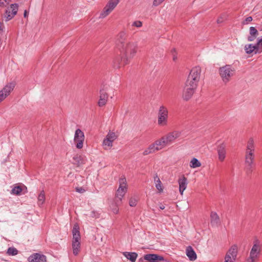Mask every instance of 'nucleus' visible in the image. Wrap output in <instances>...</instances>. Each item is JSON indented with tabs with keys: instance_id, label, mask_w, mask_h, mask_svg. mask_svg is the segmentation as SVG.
Returning <instances> with one entry per match:
<instances>
[{
	"instance_id": "79ce46f5",
	"label": "nucleus",
	"mask_w": 262,
	"mask_h": 262,
	"mask_svg": "<svg viewBox=\"0 0 262 262\" xmlns=\"http://www.w3.org/2000/svg\"><path fill=\"white\" fill-rule=\"evenodd\" d=\"M164 0H154L153 2V5L154 6H158L160 5Z\"/></svg>"
},
{
	"instance_id": "37998d69",
	"label": "nucleus",
	"mask_w": 262,
	"mask_h": 262,
	"mask_svg": "<svg viewBox=\"0 0 262 262\" xmlns=\"http://www.w3.org/2000/svg\"><path fill=\"white\" fill-rule=\"evenodd\" d=\"M76 190L77 192L79 193H83L85 191L84 189L82 187H77L76 188Z\"/></svg>"
},
{
	"instance_id": "c85d7f7f",
	"label": "nucleus",
	"mask_w": 262,
	"mask_h": 262,
	"mask_svg": "<svg viewBox=\"0 0 262 262\" xmlns=\"http://www.w3.org/2000/svg\"><path fill=\"white\" fill-rule=\"evenodd\" d=\"M73 239H80V235L79 232V228L78 224L74 225L72 231Z\"/></svg>"
},
{
	"instance_id": "a211bd4d",
	"label": "nucleus",
	"mask_w": 262,
	"mask_h": 262,
	"mask_svg": "<svg viewBox=\"0 0 262 262\" xmlns=\"http://www.w3.org/2000/svg\"><path fill=\"white\" fill-rule=\"evenodd\" d=\"M124 56L121 54V55L117 56L113 60V66L116 69H119L121 67H124L128 63L124 62Z\"/></svg>"
},
{
	"instance_id": "4c0bfd02",
	"label": "nucleus",
	"mask_w": 262,
	"mask_h": 262,
	"mask_svg": "<svg viewBox=\"0 0 262 262\" xmlns=\"http://www.w3.org/2000/svg\"><path fill=\"white\" fill-rule=\"evenodd\" d=\"M171 55H172V57L173 61H176L177 59H178V57H177V55L176 50V49L174 48H173V49H172L171 50Z\"/></svg>"
},
{
	"instance_id": "393cba45",
	"label": "nucleus",
	"mask_w": 262,
	"mask_h": 262,
	"mask_svg": "<svg viewBox=\"0 0 262 262\" xmlns=\"http://www.w3.org/2000/svg\"><path fill=\"white\" fill-rule=\"evenodd\" d=\"M250 35L248 37L249 41L254 40L258 35V32L254 27H250L249 29Z\"/></svg>"
},
{
	"instance_id": "6e6552de",
	"label": "nucleus",
	"mask_w": 262,
	"mask_h": 262,
	"mask_svg": "<svg viewBox=\"0 0 262 262\" xmlns=\"http://www.w3.org/2000/svg\"><path fill=\"white\" fill-rule=\"evenodd\" d=\"M168 110L166 107L162 105L160 107L158 113V124L160 126H165L168 123Z\"/></svg>"
},
{
	"instance_id": "c9c22d12",
	"label": "nucleus",
	"mask_w": 262,
	"mask_h": 262,
	"mask_svg": "<svg viewBox=\"0 0 262 262\" xmlns=\"http://www.w3.org/2000/svg\"><path fill=\"white\" fill-rule=\"evenodd\" d=\"M7 253L9 255H15L17 254L18 251L16 248L14 247H10L8 249Z\"/></svg>"
},
{
	"instance_id": "aec40b11",
	"label": "nucleus",
	"mask_w": 262,
	"mask_h": 262,
	"mask_svg": "<svg viewBox=\"0 0 262 262\" xmlns=\"http://www.w3.org/2000/svg\"><path fill=\"white\" fill-rule=\"evenodd\" d=\"M219 160L223 161L226 155V145L224 144L220 145L217 148Z\"/></svg>"
},
{
	"instance_id": "49530a36",
	"label": "nucleus",
	"mask_w": 262,
	"mask_h": 262,
	"mask_svg": "<svg viewBox=\"0 0 262 262\" xmlns=\"http://www.w3.org/2000/svg\"><path fill=\"white\" fill-rule=\"evenodd\" d=\"M159 208L160 209H164L165 208V206L163 205H160V206H159Z\"/></svg>"
},
{
	"instance_id": "2eb2a0df",
	"label": "nucleus",
	"mask_w": 262,
	"mask_h": 262,
	"mask_svg": "<svg viewBox=\"0 0 262 262\" xmlns=\"http://www.w3.org/2000/svg\"><path fill=\"white\" fill-rule=\"evenodd\" d=\"M196 90V88L189 86L188 85L185 83L183 94L184 99L185 100L190 99L195 92Z\"/></svg>"
},
{
	"instance_id": "39448f33",
	"label": "nucleus",
	"mask_w": 262,
	"mask_h": 262,
	"mask_svg": "<svg viewBox=\"0 0 262 262\" xmlns=\"http://www.w3.org/2000/svg\"><path fill=\"white\" fill-rule=\"evenodd\" d=\"M219 74L223 82L227 83L235 74V69L231 64H226L219 70Z\"/></svg>"
},
{
	"instance_id": "b1692460",
	"label": "nucleus",
	"mask_w": 262,
	"mask_h": 262,
	"mask_svg": "<svg viewBox=\"0 0 262 262\" xmlns=\"http://www.w3.org/2000/svg\"><path fill=\"white\" fill-rule=\"evenodd\" d=\"M245 50L246 53L250 54L252 53H254L255 54L257 53H260V51H258V48L256 46V45L253 44H249L248 45H246L245 47Z\"/></svg>"
},
{
	"instance_id": "ea45409f",
	"label": "nucleus",
	"mask_w": 262,
	"mask_h": 262,
	"mask_svg": "<svg viewBox=\"0 0 262 262\" xmlns=\"http://www.w3.org/2000/svg\"><path fill=\"white\" fill-rule=\"evenodd\" d=\"M132 26L137 28H140L142 26V23L140 20H136L133 23Z\"/></svg>"
},
{
	"instance_id": "2f4dec72",
	"label": "nucleus",
	"mask_w": 262,
	"mask_h": 262,
	"mask_svg": "<svg viewBox=\"0 0 262 262\" xmlns=\"http://www.w3.org/2000/svg\"><path fill=\"white\" fill-rule=\"evenodd\" d=\"M201 162L195 158H193L190 162V167L192 168H195L201 166Z\"/></svg>"
},
{
	"instance_id": "f257e3e1",
	"label": "nucleus",
	"mask_w": 262,
	"mask_h": 262,
	"mask_svg": "<svg viewBox=\"0 0 262 262\" xmlns=\"http://www.w3.org/2000/svg\"><path fill=\"white\" fill-rule=\"evenodd\" d=\"M116 44L121 54L124 56V60L125 63H128L137 53V43L128 40L127 33L125 31H121L118 34Z\"/></svg>"
},
{
	"instance_id": "a19ab883",
	"label": "nucleus",
	"mask_w": 262,
	"mask_h": 262,
	"mask_svg": "<svg viewBox=\"0 0 262 262\" xmlns=\"http://www.w3.org/2000/svg\"><path fill=\"white\" fill-rule=\"evenodd\" d=\"M252 17L251 16L247 17L243 22L244 25H247L249 22H251L252 20Z\"/></svg>"
},
{
	"instance_id": "423d86ee",
	"label": "nucleus",
	"mask_w": 262,
	"mask_h": 262,
	"mask_svg": "<svg viewBox=\"0 0 262 262\" xmlns=\"http://www.w3.org/2000/svg\"><path fill=\"white\" fill-rule=\"evenodd\" d=\"M164 140L165 139L162 137L160 139L155 141L144 150L143 155L146 156L163 149L167 145Z\"/></svg>"
},
{
	"instance_id": "f03ea898",
	"label": "nucleus",
	"mask_w": 262,
	"mask_h": 262,
	"mask_svg": "<svg viewBox=\"0 0 262 262\" xmlns=\"http://www.w3.org/2000/svg\"><path fill=\"white\" fill-rule=\"evenodd\" d=\"M255 143L252 138L249 139L246 148L245 154V164L246 169L251 171L254 165L255 159Z\"/></svg>"
},
{
	"instance_id": "412c9836",
	"label": "nucleus",
	"mask_w": 262,
	"mask_h": 262,
	"mask_svg": "<svg viewBox=\"0 0 262 262\" xmlns=\"http://www.w3.org/2000/svg\"><path fill=\"white\" fill-rule=\"evenodd\" d=\"M186 254L190 261H194L197 258V255L191 246H188L186 248Z\"/></svg>"
},
{
	"instance_id": "c756f323",
	"label": "nucleus",
	"mask_w": 262,
	"mask_h": 262,
	"mask_svg": "<svg viewBox=\"0 0 262 262\" xmlns=\"http://www.w3.org/2000/svg\"><path fill=\"white\" fill-rule=\"evenodd\" d=\"M123 255L132 262H135L138 256V254L135 252H125L123 253Z\"/></svg>"
},
{
	"instance_id": "1a4fd4ad",
	"label": "nucleus",
	"mask_w": 262,
	"mask_h": 262,
	"mask_svg": "<svg viewBox=\"0 0 262 262\" xmlns=\"http://www.w3.org/2000/svg\"><path fill=\"white\" fill-rule=\"evenodd\" d=\"M119 2V0H110L100 12L99 18H104L108 16L115 8Z\"/></svg>"
},
{
	"instance_id": "c03bdc74",
	"label": "nucleus",
	"mask_w": 262,
	"mask_h": 262,
	"mask_svg": "<svg viewBox=\"0 0 262 262\" xmlns=\"http://www.w3.org/2000/svg\"><path fill=\"white\" fill-rule=\"evenodd\" d=\"M117 205V207H115L114 208H113L112 209V211L115 214H117L119 212V209L118 208V206L117 204H116Z\"/></svg>"
},
{
	"instance_id": "9b49d317",
	"label": "nucleus",
	"mask_w": 262,
	"mask_h": 262,
	"mask_svg": "<svg viewBox=\"0 0 262 262\" xmlns=\"http://www.w3.org/2000/svg\"><path fill=\"white\" fill-rule=\"evenodd\" d=\"M18 6L17 4H11L8 7L4 14V19L6 21L11 20L16 14Z\"/></svg>"
},
{
	"instance_id": "473e14b6",
	"label": "nucleus",
	"mask_w": 262,
	"mask_h": 262,
	"mask_svg": "<svg viewBox=\"0 0 262 262\" xmlns=\"http://www.w3.org/2000/svg\"><path fill=\"white\" fill-rule=\"evenodd\" d=\"M187 179L184 176H181V195H183L184 191L187 188Z\"/></svg>"
},
{
	"instance_id": "e433bc0d",
	"label": "nucleus",
	"mask_w": 262,
	"mask_h": 262,
	"mask_svg": "<svg viewBox=\"0 0 262 262\" xmlns=\"http://www.w3.org/2000/svg\"><path fill=\"white\" fill-rule=\"evenodd\" d=\"M258 51L262 52V37L257 39V43H256Z\"/></svg>"
},
{
	"instance_id": "58836bf2",
	"label": "nucleus",
	"mask_w": 262,
	"mask_h": 262,
	"mask_svg": "<svg viewBox=\"0 0 262 262\" xmlns=\"http://www.w3.org/2000/svg\"><path fill=\"white\" fill-rule=\"evenodd\" d=\"M10 0H0V6L1 7H6L9 3Z\"/></svg>"
},
{
	"instance_id": "f8f14e48",
	"label": "nucleus",
	"mask_w": 262,
	"mask_h": 262,
	"mask_svg": "<svg viewBox=\"0 0 262 262\" xmlns=\"http://www.w3.org/2000/svg\"><path fill=\"white\" fill-rule=\"evenodd\" d=\"M84 140L83 132L79 128L75 130L74 137V142L77 148L81 149L83 147Z\"/></svg>"
},
{
	"instance_id": "4be33fe9",
	"label": "nucleus",
	"mask_w": 262,
	"mask_h": 262,
	"mask_svg": "<svg viewBox=\"0 0 262 262\" xmlns=\"http://www.w3.org/2000/svg\"><path fill=\"white\" fill-rule=\"evenodd\" d=\"M154 181L155 187L158 190V193H162L164 190V186L157 174H156L154 176Z\"/></svg>"
},
{
	"instance_id": "ddd939ff",
	"label": "nucleus",
	"mask_w": 262,
	"mask_h": 262,
	"mask_svg": "<svg viewBox=\"0 0 262 262\" xmlns=\"http://www.w3.org/2000/svg\"><path fill=\"white\" fill-rule=\"evenodd\" d=\"M15 82H10L0 91V103L10 95L15 88Z\"/></svg>"
},
{
	"instance_id": "a18cd8bd",
	"label": "nucleus",
	"mask_w": 262,
	"mask_h": 262,
	"mask_svg": "<svg viewBox=\"0 0 262 262\" xmlns=\"http://www.w3.org/2000/svg\"><path fill=\"white\" fill-rule=\"evenodd\" d=\"M28 12H27V10H25L24 13V17H27L28 16Z\"/></svg>"
},
{
	"instance_id": "4468645a",
	"label": "nucleus",
	"mask_w": 262,
	"mask_h": 262,
	"mask_svg": "<svg viewBox=\"0 0 262 262\" xmlns=\"http://www.w3.org/2000/svg\"><path fill=\"white\" fill-rule=\"evenodd\" d=\"M259 254L260 249L259 246L256 243H255L250 252L249 256L246 259L245 262H255Z\"/></svg>"
},
{
	"instance_id": "dca6fc26",
	"label": "nucleus",
	"mask_w": 262,
	"mask_h": 262,
	"mask_svg": "<svg viewBox=\"0 0 262 262\" xmlns=\"http://www.w3.org/2000/svg\"><path fill=\"white\" fill-rule=\"evenodd\" d=\"M144 258L148 262H161L164 260V257L156 254H147L144 255Z\"/></svg>"
},
{
	"instance_id": "f3484780",
	"label": "nucleus",
	"mask_w": 262,
	"mask_h": 262,
	"mask_svg": "<svg viewBox=\"0 0 262 262\" xmlns=\"http://www.w3.org/2000/svg\"><path fill=\"white\" fill-rule=\"evenodd\" d=\"M29 262H46V256L39 253H34L31 255L28 258Z\"/></svg>"
},
{
	"instance_id": "6ab92c4d",
	"label": "nucleus",
	"mask_w": 262,
	"mask_h": 262,
	"mask_svg": "<svg viewBox=\"0 0 262 262\" xmlns=\"http://www.w3.org/2000/svg\"><path fill=\"white\" fill-rule=\"evenodd\" d=\"M179 136V133L178 132H173L170 133L163 138L165 139L167 145L171 144Z\"/></svg>"
},
{
	"instance_id": "20e7f679",
	"label": "nucleus",
	"mask_w": 262,
	"mask_h": 262,
	"mask_svg": "<svg viewBox=\"0 0 262 262\" xmlns=\"http://www.w3.org/2000/svg\"><path fill=\"white\" fill-rule=\"evenodd\" d=\"M119 187L116 191L115 199V204L117 205L121 204L122 200L128 189L127 182L125 177H122L119 179Z\"/></svg>"
},
{
	"instance_id": "0eeeda50",
	"label": "nucleus",
	"mask_w": 262,
	"mask_h": 262,
	"mask_svg": "<svg viewBox=\"0 0 262 262\" xmlns=\"http://www.w3.org/2000/svg\"><path fill=\"white\" fill-rule=\"evenodd\" d=\"M118 137V135L116 133L110 130L103 140L102 145L103 149H110L113 146L114 141L117 139Z\"/></svg>"
},
{
	"instance_id": "a878e982",
	"label": "nucleus",
	"mask_w": 262,
	"mask_h": 262,
	"mask_svg": "<svg viewBox=\"0 0 262 262\" xmlns=\"http://www.w3.org/2000/svg\"><path fill=\"white\" fill-rule=\"evenodd\" d=\"M80 248V239H73L72 241V249L73 252L75 255H77L79 251Z\"/></svg>"
},
{
	"instance_id": "cd10ccee",
	"label": "nucleus",
	"mask_w": 262,
	"mask_h": 262,
	"mask_svg": "<svg viewBox=\"0 0 262 262\" xmlns=\"http://www.w3.org/2000/svg\"><path fill=\"white\" fill-rule=\"evenodd\" d=\"M211 224L213 226H216L220 223V219L215 212H212L210 214Z\"/></svg>"
},
{
	"instance_id": "5701e85b",
	"label": "nucleus",
	"mask_w": 262,
	"mask_h": 262,
	"mask_svg": "<svg viewBox=\"0 0 262 262\" xmlns=\"http://www.w3.org/2000/svg\"><path fill=\"white\" fill-rule=\"evenodd\" d=\"M108 100V94L103 90L100 92L99 100L98 101V105L103 106L105 105Z\"/></svg>"
},
{
	"instance_id": "7ed1b4c3",
	"label": "nucleus",
	"mask_w": 262,
	"mask_h": 262,
	"mask_svg": "<svg viewBox=\"0 0 262 262\" xmlns=\"http://www.w3.org/2000/svg\"><path fill=\"white\" fill-rule=\"evenodd\" d=\"M201 69L197 66L193 67L189 72L185 84L197 89L201 78Z\"/></svg>"
},
{
	"instance_id": "de8ad7c7",
	"label": "nucleus",
	"mask_w": 262,
	"mask_h": 262,
	"mask_svg": "<svg viewBox=\"0 0 262 262\" xmlns=\"http://www.w3.org/2000/svg\"><path fill=\"white\" fill-rule=\"evenodd\" d=\"M178 182L179 184V190L180 191V188H181V187H180V179H178Z\"/></svg>"
},
{
	"instance_id": "f704fd0d",
	"label": "nucleus",
	"mask_w": 262,
	"mask_h": 262,
	"mask_svg": "<svg viewBox=\"0 0 262 262\" xmlns=\"http://www.w3.org/2000/svg\"><path fill=\"white\" fill-rule=\"evenodd\" d=\"M22 191V188L19 186H15L11 190V194L20 195Z\"/></svg>"
},
{
	"instance_id": "7c9ffc66",
	"label": "nucleus",
	"mask_w": 262,
	"mask_h": 262,
	"mask_svg": "<svg viewBox=\"0 0 262 262\" xmlns=\"http://www.w3.org/2000/svg\"><path fill=\"white\" fill-rule=\"evenodd\" d=\"M45 199V192L43 190H42L40 192L37 197V204L39 206L43 205Z\"/></svg>"
},
{
	"instance_id": "72a5a7b5",
	"label": "nucleus",
	"mask_w": 262,
	"mask_h": 262,
	"mask_svg": "<svg viewBox=\"0 0 262 262\" xmlns=\"http://www.w3.org/2000/svg\"><path fill=\"white\" fill-rule=\"evenodd\" d=\"M138 199L137 196H131L129 200V205L131 207H135L137 204Z\"/></svg>"
},
{
	"instance_id": "9d476101",
	"label": "nucleus",
	"mask_w": 262,
	"mask_h": 262,
	"mask_svg": "<svg viewBox=\"0 0 262 262\" xmlns=\"http://www.w3.org/2000/svg\"><path fill=\"white\" fill-rule=\"evenodd\" d=\"M238 249L236 245L232 246L227 251L224 257V262H235L237 256Z\"/></svg>"
},
{
	"instance_id": "bb28decb",
	"label": "nucleus",
	"mask_w": 262,
	"mask_h": 262,
	"mask_svg": "<svg viewBox=\"0 0 262 262\" xmlns=\"http://www.w3.org/2000/svg\"><path fill=\"white\" fill-rule=\"evenodd\" d=\"M73 163L77 166H80L85 162V158L81 155H76L73 157Z\"/></svg>"
}]
</instances>
